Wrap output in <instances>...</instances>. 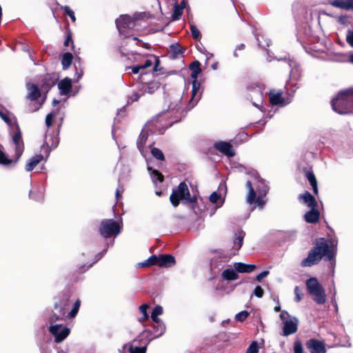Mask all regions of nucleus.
<instances>
[{"instance_id":"obj_1","label":"nucleus","mask_w":353,"mask_h":353,"mask_svg":"<svg viewBox=\"0 0 353 353\" xmlns=\"http://www.w3.org/2000/svg\"><path fill=\"white\" fill-rule=\"evenodd\" d=\"M336 245L332 240L321 238L315 246L309 252L307 257L301 261L302 267H311L317 264L323 256L331 260L335 254Z\"/></svg>"},{"instance_id":"obj_2","label":"nucleus","mask_w":353,"mask_h":353,"mask_svg":"<svg viewBox=\"0 0 353 353\" xmlns=\"http://www.w3.org/2000/svg\"><path fill=\"white\" fill-rule=\"evenodd\" d=\"M336 245L332 240L321 238L315 246L309 252L307 257L301 261L302 267H311L317 264L323 256L331 260L335 254Z\"/></svg>"},{"instance_id":"obj_3","label":"nucleus","mask_w":353,"mask_h":353,"mask_svg":"<svg viewBox=\"0 0 353 353\" xmlns=\"http://www.w3.org/2000/svg\"><path fill=\"white\" fill-rule=\"evenodd\" d=\"M332 107L334 111L341 114L353 113V88L339 93L332 101Z\"/></svg>"},{"instance_id":"obj_4","label":"nucleus","mask_w":353,"mask_h":353,"mask_svg":"<svg viewBox=\"0 0 353 353\" xmlns=\"http://www.w3.org/2000/svg\"><path fill=\"white\" fill-rule=\"evenodd\" d=\"M12 148H14L15 151V154L14 159H10L8 158L6 154L0 150V163L3 165H9L12 163L13 161L17 162L21 154L23 152L24 150V144L21 137V133L19 129V127L17 126V131L14 132L12 137Z\"/></svg>"},{"instance_id":"obj_5","label":"nucleus","mask_w":353,"mask_h":353,"mask_svg":"<svg viewBox=\"0 0 353 353\" xmlns=\"http://www.w3.org/2000/svg\"><path fill=\"white\" fill-rule=\"evenodd\" d=\"M190 69L192 71L191 78L193 79L192 97L189 103V109L192 108L200 100L201 94L200 93L201 83L197 81L199 74L201 72L200 62L194 61L190 65Z\"/></svg>"},{"instance_id":"obj_6","label":"nucleus","mask_w":353,"mask_h":353,"mask_svg":"<svg viewBox=\"0 0 353 353\" xmlns=\"http://www.w3.org/2000/svg\"><path fill=\"white\" fill-rule=\"evenodd\" d=\"M306 288L308 293L318 304H323L326 301L325 290L319 283L317 279L312 277L306 281Z\"/></svg>"},{"instance_id":"obj_7","label":"nucleus","mask_w":353,"mask_h":353,"mask_svg":"<svg viewBox=\"0 0 353 353\" xmlns=\"http://www.w3.org/2000/svg\"><path fill=\"white\" fill-rule=\"evenodd\" d=\"M280 319L283 322L282 335L288 336L296 332L298 330L299 319L292 316L285 311L283 310L280 314Z\"/></svg>"},{"instance_id":"obj_8","label":"nucleus","mask_w":353,"mask_h":353,"mask_svg":"<svg viewBox=\"0 0 353 353\" xmlns=\"http://www.w3.org/2000/svg\"><path fill=\"white\" fill-rule=\"evenodd\" d=\"M121 223L112 220L105 219L101 221L99 228L100 234L105 238H109L111 236H117L121 232Z\"/></svg>"},{"instance_id":"obj_9","label":"nucleus","mask_w":353,"mask_h":353,"mask_svg":"<svg viewBox=\"0 0 353 353\" xmlns=\"http://www.w3.org/2000/svg\"><path fill=\"white\" fill-rule=\"evenodd\" d=\"M172 204L176 207L181 200H185L187 202H191L190 194L185 183H181L176 190H173L170 197Z\"/></svg>"},{"instance_id":"obj_10","label":"nucleus","mask_w":353,"mask_h":353,"mask_svg":"<svg viewBox=\"0 0 353 353\" xmlns=\"http://www.w3.org/2000/svg\"><path fill=\"white\" fill-rule=\"evenodd\" d=\"M138 20L129 15H121L116 20L117 29L120 34H124L125 29H133L137 26Z\"/></svg>"},{"instance_id":"obj_11","label":"nucleus","mask_w":353,"mask_h":353,"mask_svg":"<svg viewBox=\"0 0 353 353\" xmlns=\"http://www.w3.org/2000/svg\"><path fill=\"white\" fill-rule=\"evenodd\" d=\"M246 186L248 188V194L246 197V201L248 204L255 203L256 206L259 208H263L266 201L263 199V196H259L256 197V192L254 191L252 183L250 181L246 183Z\"/></svg>"},{"instance_id":"obj_12","label":"nucleus","mask_w":353,"mask_h":353,"mask_svg":"<svg viewBox=\"0 0 353 353\" xmlns=\"http://www.w3.org/2000/svg\"><path fill=\"white\" fill-rule=\"evenodd\" d=\"M49 330L50 333L55 337L56 343L61 342L70 334V330L61 324L50 325Z\"/></svg>"},{"instance_id":"obj_13","label":"nucleus","mask_w":353,"mask_h":353,"mask_svg":"<svg viewBox=\"0 0 353 353\" xmlns=\"http://www.w3.org/2000/svg\"><path fill=\"white\" fill-rule=\"evenodd\" d=\"M306 347L310 353H325V345L323 341L312 339L307 341Z\"/></svg>"},{"instance_id":"obj_14","label":"nucleus","mask_w":353,"mask_h":353,"mask_svg":"<svg viewBox=\"0 0 353 353\" xmlns=\"http://www.w3.org/2000/svg\"><path fill=\"white\" fill-rule=\"evenodd\" d=\"M214 145L217 150L228 157H232L235 155L232 145L228 142L217 141L214 143Z\"/></svg>"},{"instance_id":"obj_15","label":"nucleus","mask_w":353,"mask_h":353,"mask_svg":"<svg viewBox=\"0 0 353 353\" xmlns=\"http://www.w3.org/2000/svg\"><path fill=\"white\" fill-rule=\"evenodd\" d=\"M330 4L337 8L353 11V0H332Z\"/></svg>"},{"instance_id":"obj_16","label":"nucleus","mask_w":353,"mask_h":353,"mask_svg":"<svg viewBox=\"0 0 353 353\" xmlns=\"http://www.w3.org/2000/svg\"><path fill=\"white\" fill-rule=\"evenodd\" d=\"M299 200L311 209L317 208V202L315 198L308 192L300 195Z\"/></svg>"},{"instance_id":"obj_17","label":"nucleus","mask_w":353,"mask_h":353,"mask_svg":"<svg viewBox=\"0 0 353 353\" xmlns=\"http://www.w3.org/2000/svg\"><path fill=\"white\" fill-rule=\"evenodd\" d=\"M175 259L172 255L162 254L159 256L158 265L170 268L174 265Z\"/></svg>"},{"instance_id":"obj_18","label":"nucleus","mask_w":353,"mask_h":353,"mask_svg":"<svg viewBox=\"0 0 353 353\" xmlns=\"http://www.w3.org/2000/svg\"><path fill=\"white\" fill-rule=\"evenodd\" d=\"M319 216L320 213L319 210L316 209V208H315L307 212L304 215V219L307 223H314L319 221Z\"/></svg>"},{"instance_id":"obj_19","label":"nucleus","mask_w":353,"mask_h":353,"mask_svg":"<svg viewBox=\"0 0 353 353\" xmlns=\"http://www.w3.org/2000/svg\"><path fill=\"white\" fill-rule=\"evenodd\" d=\"M27 89H28L27 97L28 99H30L31 101H34L40 97V95H41L40 90L36 85L32 84V83H28Z\"/></svg>"},{"instance_id":"obj_20","label":"nucleus","mask_w":353,"mask_h":353,"mask_svg":"<svg viewBox=\"0 0 353 353\" xmlns=\"http://www.w3.org/2000/svg\"><path fill=\"white\" fill-rule=\"evenodd\" d=\"M58 88L60 90L61 94L64 95L68 94L72 88V79L65 78L58 83Z\"/></svg>"},{"instance_id":"obj_21","label":"nucleus","mask_w":353,"mask_h":353,"mask_svg":"<svg viewBox=\"0 0 353 353\" xmlns=\"http://www.w3.org/2000/svg\"><path fill=\"white\" fill-rule=\"evenodd\" d=\"M234 268L235 270L238 272L248 273V272H253L254 270V269L256 268V265H251V264H245L243 263L239 262V263H235L234 264Z\"/></svg>"},{"instance_id":"obj_22","label":"nucleus","mask_w":353,"mask_h":353,"mask_svg":"<svg viewBox=\"0 0 353 353\" xmlns=\"http://www.w3.org/2000/svg\"><path fill=\"white\" fill-rule=\"evenodd\" d=\"M244 236L245 232L243 231H239L235 234V238L233 242V249L235 250L234 254L241 249Z\"/></svg>"},{"instance_id":"obj_23","label":"nucleus","mask_w":353,"mask_h":353,"mask_svg":"<svg viewBox=\"0 0 353 353\" xmlns=\"http://www.w3.org/2000/svg\"><path fill=\"white\" fill-rule=\"evenodd\" d=\"M43 159V155L37 154L30 159L29 162L26 164V170L28 172L32 171Z\"/></svg>"},{"instance_id":"obj_24","label":"nucleus","mask_w":353,"mask_h":353,"mask_svg":"<svg viewBox=\"0 0 353 353\" xmlns=\"http://www.w3.org/2000/svg\"><path fill=\"white\" fill-rule=\"evenodd\" d=\"M270 101L272 105L285 104L281 92H270Z\"/></svg>"},{"instance_id":"obj_25","label":"nucleus","mask_w":353,"mask_h":353,"mask_svg":"<svg viewBox=\"0 0 353 353\" xmlns=\"http://www.w3.org/2000/svg\"><path fill=\"white\" fill-rule=\"evenodd\" d=\"M223 279L228 281H233L238 279V274L236 272V270L233 269H226L221 274Z\"/></svg>"},{"instance_id":"obj_26","label":"nucleus","mask_w":353,"mask_h":353,"mask_svg":"<svg viewBox=\"0 0 353 353\" xmlns=\"http://www.w3.org/2000/svg\"><path fill=\"white\" fill-rule=\"evenodd\" d=\"M73 60V56L70 52L63 54L62 57L61 63L63 69H68L71 65Z\"/></svg>"},{"instance_id":"obj_27","label":"nucleus","mask_w":353,"mask_h":353,"mask_svg":"<svg viewBox=\"0 0 353 353\" xmlns=\"http://www.w3.org/2000/svg\"><path fill=\"white\" fill-rule=\"evenodd\" d=\"M148 139V132L143 130L137 141V146L140 152H143V145Z\"/></svg>"},{"instance_id":"obj_28","label":"nucleus","mask_w":353,"mask_h":353,"mask_svg":"<svg viewBox=\"0 0 353 353\" xmlns=\"http://www.w3.org/2000/svg\"><path fill=\"white\" fill-rule=\"evenodd\" d=\"M307 179H308L310 185L313 188L314 193L315 194H318V188H317V182L315 178L314 174L312 172H307L306 173Z\"/></svg>"},{"instance_id":"obj_29","label":"nucleus","mask_w":353,"mask_h":353,"mask_svg":"<svg viewBox=\"0 0 353 353\" xmlns=\"http://www.w3.org/2000/svg\"><path fill=\"white\" fill-rule=\"evenodd\" d=\"M159 256L152 255L146 261L141 263L142 267H150L154 265H158Z\"/></svg>"},{"instance_id":"obj_30","label":"nucleus","mask_w":353,"mask_h":353,"mask_svg":"<svg viewBox=\"0 0 353 353\" xmlns=\"http://www.w3.org/2000/svg\"><path fill=\"white\" fill-rule=\"evenodd\" d=\"M0 117L8 125H11L12 124V120L11 118V114L7 111H3L0 110Z\"/></svg>"},{"instance_id":"obj_31","label":"nucleus","mask_w":353,"mask_h":353,"mask_svg":"<svg viewBox=\"0 0 353 353\" xmlns=\"http://www.w3.org/2000/svg\"><path fill=\"white\" fill-rule=\"evenodd\" d=\"M150 174L154 183H157L158 181L161 183L163 181V176L156 170H153Z\"/></svg>"},{"instance_id":"obj_32","label":"nucleus","mask_w":353,"mask_h":353,"mask_svg":"<svg viewBox=\"0 0 353 353\" xmlns=\"http://www.w3.org/2000/svg\"><path fill=\"white\" fill-rule=\"evenodd\" d=\"M209 199L212 203H217L219 201H220L219 206H221L223 203V200L221 199V195L216 193V192H213L210 196Z\"/></svg>"},{"instance_id":"obj_33","label":"nucleus","mask_w":353,"mask_h":353,"mask_svg":"<svg viewBox=\"0 0 353 353\" xmlns=\"http://www.w3.org/2000/svg\"><path fill=\"white\" fill-rule=\"evenodd\" d=\"M151 153L154 157L159 160H163L164 155L162 151L157 148H154L151 150Z\"/></svg>"},{"instance_id":"obj_34","label":"nucleus","mask_w":353,"mask_h":353,"mask_svg":"<svg viewBox=\"0 0 353 353\" xmlns=\"http://www.w3.org/2000/svg\"><path fill=\"white\" fill-rule=\"evenodd\" d=\"M151 318L154 323L156 324H159L160 328H161V334H163L165 330V326L163 324V323L161 321V320L158 317V316H154L151 314Z\"/></svg>"},{"instance_id":"obj_35","label":"nucleus","mask_w":353,"mask_h":353,"mask_svg":"<svg viewBox=\"0 0 353 353\" xmlns=\"http://www.w3.org/2000/svg\"><path fill=\"white\" fill-rule=\"evenodd\" d=\"M80 305H81V301L79 300H77L74 303L72 311L68 314V316L70 318H73V317H74L76 316V314H77V312H78V311L79 310Z\"/></svg>"},{"instance_id":"obj_36","label":"nucleus","mask_w":353,"mask_h":353,"mask_svg":"<svg viewBox=\"0 0 353 353\" xmlns=\"http://www.w3.org/2000/svg\"><path fill=\"white\" fill-rule=\"evenodd\" d=\"M149 305L147 304H143L139 307L140 312L142 314V317L140 321H145L148 319V315L147 314V310Z\"/></svg>"},{"instance_id":"obj_37","label":"nucleus","mask_w":353,"mask_h":353,"mask_svg":"<svg viewBox=\"0 0 353 353\" xmlns=\"http://www.w3.org/2000/svg\"><path fill=\"white\" fill-rule=\"evenodd\" d=\"M248 316L249 313L247 311H241L236 314L235 319L236 321L242 322L245 321Z\"/></svg>"},{"instance_id":"obj_38","label":"nucleus","mask_w":353,"mask_h":353,"mask_svg":"<svg viewBox=\"0 0 353 353\" xmlns=\"http://www.w3.org/2000/svg\"><path fill=\"white\" fill-rule=\"evenodd\" d=\"M261 184H262V187L257 188V191L259 192V196L264 197V196H265L266 194L268 193V192L269 190V188L263 182H261Z\"/></svg>"},{"instance_id":"obj_39","label":"nucleus","mask_w":353,"mask_h":353,"mask_svg":"<svg viewBox=\"0 0 353 353\" xmlns=\"http://www.w3.org/2000/svg\"><path fill=\"white\" fill-rule=\"evenodd\" d=\"M339 60L343 62L349 61L353 64V54H342L340 55V58L339 59Z\"/></svg>"},{"instance_id":"obj_40","label":"nucleus","mask_w":353,"mask_h":353,"mask_svg":"<svg viewBox=\"0 0 353 353\" xmlns=\"http://www.w3.org/2000/svg\"><path fill=\"white\" fill-rule=\"evenodd\" d=\"M258 351V343L256 341H253L247 349L246 353H257Z\"/></svg>"},{"instance_id":"obj_41","label":"nucleus","mask_w":353,"mask_h":353,"mask_svg":"<svg viewBox=\"0 0 353 353\" xmlns=\"http://www.w3.org/2000/svg\"><path fill=\"white\" fill-rule=\"evenodd\" d=\"M303 348L300 341L296 340L294 343V353H303Z\"/></svg>"},{"instance_id":"obj_42","label":"nucleus","mask_w":353,"mask_h":353,"mask_svg":"<svg viewBox=\"0 0 353 353\" xmlns=\"http://www.w3.org/2000/svg\"><path fill=\"white\" fill-rule=\"evenodd\" d=\"M56 115V113L54 112H52L47 114L46 118V124L48 128H50L52 125V121Z\"/></svg>"},{"instance_id":"obj_43","label":"nucleus","mask_w":353,"mask_h":353,"mask_svg":"<svg viewBox=\"0 0 353 353\" xmlns=\"http://www.w3.org/2000/svg\"><path fill=\"white\" fill-rule=\"evenodd\" d=\"M190 30L194 39H199L201 37L200 31L195 26L191 25Z\"/></svg>"},{"instance_id":"obj_44","label":"nucleus","mask_w":353,"mask_h":353,"mask_svg":"<svg viewBox=\"0 0 353 353\" xmlns=\"http://www.w3.org/2000/svg\"><path fill=\"white\" fill-rule=\"evenodd\" d=\"M182 10L183 8H180L179 6H176L174 9L173 13V19H179V17L182 15Z\"/></svg>"},{"instance_id":"obj_45","label":"nucleus","mask_w":353,"mask_h":353,"mask_svg":"<svg viewBox=\"0 0 353 353\" xmlns=\"http://www.w3.org/2000/svg\"><path fill=\"white\" fill-rule=\"evenodd\" d=\"M62 9L68 15H69L73 22L76 21L74 12L68 6H64Z\"/></svg>"},{"instance_id":"obj_46","label":"nucleus","mask_w":353,"mask_h":353,"mask_svg":"<svg viewBox=\"0 0 353 353\" xmlns=\"http://www.w3.org/2000/svg\"><path fill=\"white\" fill-rule=\"evenodd\" d=\"M129 350H130V353H145L146 347H130Z\"/></svg>"},{"instance_id":"obj_47","label":"nucleus","mask_w":353,"mask_h":353,"mask_svg":"<svg viewBox=\"0 0 353 353\" xmlns=\"http://www.w3.org/2000/svg\"><path fill=\"white\" fill-rule=\"evenodd\" d=\"M163 313V307L160 305H157L152 310V315L159 316Z\"/></svg>"},{"instance_id":"obj_48","label":"nucleus","mask_w":353,"mask_h":353,"mask_svg":"<svg viewBox=\"0 0 353 353\" xmlns=\"http://www.w3.org/2000/svg\"><path fill=\"white\" fill-rule=\"evenodd\" d=\"M263 290L261 286H256L254 289V294L259 298H261L263 295Z\"/></svg>"},{"instance_id":"obj_49","label":"nucleus","mask_w":353,"mask_h":353,"mask_svg":"<svg viewBox=\"0 0 353 353\" xmlns=\"http://www.w3.org/2000/svg\"><path fill=\"white\" fill-rule=\"evenodd\" d=\"M347 43L353 47V31H349L346 36Z\"/></svg>"},{"instance_id":"obj_50","label":"nucleus","mask_w":353,"mask_h":353,"mask_svg":"<svg viewBox=\"0 0 353 353\" xmlns=\"http://www.w3.org/2000/svg\"><path fill=\"white\" fill-rule=\"evenodd\" d=\"M294 293H295V301L296 302H299L301 300L302 297L300 294V290H299V288L298 286L295 287L294 288Z\"/></svg>"},{"instance_id":"obj_51","label":"nucleus","mask_w":353,"mask_h":353,"mask_svg":"<svg viewBox=\"0 0 353 353\" xmlns=\"http://www.w3.org/2000/svg\"><path fill=\"white\" fill-rule=\"evenodd\" d=\"M269 274V271H263L261 273H260L259 274H258L256 276V280L258 281H261L262 279L265 278V276H267Z\"/></svg>"},{"instance_id":"obj_52","label":"nucleus","mask_w":353,"mask_h":353,"mask_svg":"<svg viewBox=\"0 0 353 353\" xmlns=\"http://www.w3.org/2000/svg\"><path fill=\"white\" fill-rule=\"evenodd\" d=\"M152 65V61L150 59H147L144 64L140 65L142 68V70L150 68Z\"/></svg>"},{"instance_id":"obj_53","label":"nucleus","mask_w":353,"mask_h":353,"mask_svg":"<svg viewBox=\"0 0 353 353\" xmlns=\"http://www.w3.org/2000/svg\"><path fill=\"white\" fill-rule=\"evenodd\" d=\"M131 68H132V72L134 74H137L139 72L140 70H142V68L141 67L140 65L132 66Z\"/></svg>"},{"instance_id":"obj_54","label":"nucleus","mask_w":353,"mask_h":353,"mask_svg":"<svg viewBox=\"0 0 353 353\" xmlns=\"http://www.w3.org/2000/svg\"><path fill=\"white\" fill-rule=\"evenodd\" d=\"M140 97V95L138 94L137 93H134L131 97H130V100L132 102L133 101H136L139 99V98Z\"/></svg>"},{"instance_id":"obj_55","label":"nucleus","mask_w":353,"mask_h":353,"mask_svg":"<svg viewBox=\"0 0 353 353\" xmlns=\"http://www.w3.org/2000/svg\"><path fill=\"white\" fill-rule=\"evenodd\" d=\"M289 65L292 68V71L296 68V63L295 61H290L289 63Z\"/></svg>"},{"instance_id":"obj_56","label":"nucleus","mask_w":353,"mask_h":353,"mask_svg":"<svg viewBox=\"0 0 353 353\" xmlns=\"http://www.w3.org/2000/svg\"><path fill=\"white\" fill-rule=\"evenodd\" d=\"M154 59H155V65H154V70L157 71V67L159 64V59L158 57H154Z\"/></svg>"},{"instance_id":"obj_57","label":"nucleus","mask_w":353,"mask_h":353,"mask_svg":"<svg viewBox=\"0 0 353 353\" xmlns=\"http://www.w3.org/2000/svg\"><path fill=\"white\" fill-rule=\"evenodd\" d=\"M70 41H72V38H71V37H70V36H69V35H68V36L66 37V39H65V42H64V45H65V46H68V45H69V42H70Z\"/></svg>"},{"instance_id":"obj_58","label":"nucleus","mask_w":353,"mask_h":353,"mask_svg":"<svg viewBox=\"0 0 353 353\" xmlns=\"http://www.w3.org/2000/svg\"><path fill=\"white\" fill-rule=\"evenodd\" d=\"M52 143L51 146L52 147H57V145H58V143H59V140L57 139V137H54V139L52 141Z\"/></svg>"},{"instance_id":"obj_59","label":"nucleus","mask_w":353,"mask_h":353,"mask_svg":"<svg viewBox=\"0 0 353 353\" xmlns=\"http://www.w3.org/2000/svg\"><path fill=\"white\" fill-rule=\"evenodd\" d=\"M154 328L157 329V332H159L158 336L163 334H161V328H160L159 324H157V325H154Z\"/></svg>"},{"instance_id":"obj_60","label":"nucleus","mask_w":353,"mask_h":353,"mask_svg":"<svg viewBox=\"0 0 353 353\" xmlns=\"http://www.w3.org/2000/svg\"><path fill=\"white\" fill-rule=\"evenodd\" d=\"M147 89H148L147 92H149V93H152L154 92V88L153 87L148 86L147 88Z\"/></svg>"},{"instance_id":"obj_61","label":"nucleus","mask_w":353,"mask_h":353,"mask_svg":"<svg viewBox=\"0 0 353 353\" xmlns=\"http://www.w3.org/2000/svg\"><path fill=\"white\" fill-rule=\"evenodd\" d=\"M83 75V72L82 70L80 71V72H78L77 73V80H79Z\"/></svg>"},{"instance_id":"obj_62","label":"nucleus","mask_w":353,"mask_h":353,"mask_svg":"<svg viewBox=\"0 0 353 353\" xmlns=\"http://www.w3.org/2000/svg\"><path fill=\"white\" fill-rule=\"evenodd\" d=\"M181 109V106H179V107H174L172 108V111H174V110H176V112H179V110Z\"/></svg>"},{"instance_id":"obj_63","label":"nucleus","mask_w":353,"mask_h":353,"mask_svg":"<svg viewBox=\"0 0 353 353\" xmlns=\"http://www.w3.org/2000/svg\"><path fill=\"white\" fill-rule=\"evenodd\" d=\"M280 310H281V307H280V305L276 306V307H274V311H275V312H279Z\"/></svg>"},{"instance_id":"obj_64","label":"nucleus","mask_w":353,"mask_h":353,"mask_svg":"<svg viewBox=\"0 0 353 353\" xmlns=\"http://www.w3.org/2000/svg\"><path fill=\"white\" fill-rule=\"evenodd\" d=\"M52 103L54 105H57L59 103V101L58 100L54 99Z\"/></svg>"}]
</instances>
